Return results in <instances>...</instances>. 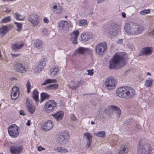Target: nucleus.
I'll return each instance as SVG.
<instances>
[{
  "label": "nucleus",
  "instance_id": "35",
  "mask_svg": "<svg viewBox=\"0 0 154 154\" xmlns=\"http://www.w3.org/2000/svg\"><path fill=\"white\" fill-rule=\"evenodd\" d=\"M153 80L152 79L149 78L148 79L146 80L145 83V85L149 87H150L151 86Z\"/></svg>",
  "mask_w": 154,
  "mask_h": 154
},
{
  "label": "nucleus",
  "instance_id": "20",
  "mask_svg": "<svg viewBox=\"0 0 154 154\" xmlns=\"http://www.w3.org/2000/svg\"><path fill=\"white\" fill-rule=\"evenodd\" d=\"M53 124L52 121L50 120L45 122V125L41 127L42 129L44 130L45 131L50 130L53 127Z\"/></svg>",
  "mask_w": 154,
  "mask_h": 154
},
{
  "label": "nucleus",
  "instance_id": "31",
  "mask_svg": "<svg viewBox=\"0 0 154 154\" xmlns=\"http://www.w3.org/2000/svg\"><path fill=\"white\" fill-rule=\"evenodd\" d=\"M58 71V67L57 66H55L50 69L51 74L52 76H54L57 73Z\"/></svg>",
  "mask_w": 154,
  "mask_h": 154
},
{
  "label": "nucleus",
  "instance_id": "27",
  "mask_svg": "<svg viewBox=\"0 0 154 154\" xmlns=\"http://www.w3.org/2000/svg\"><path fill=\"white\" fill-rule=\"evenodd\" d=\"M109 109L111 110L112 111L115 112L116 113L117 115V116L118 118L120 117L121 114V112L119 108L117 106H109Z\"/></svg>",
  "mask_w": 154,
  "mask_h": 154
},
{
  "label": "nucleus",
  "instance_id": "1",
  "mask_svg": "<svg viewBox=\"0 0 154 154\" xmlns=\"http://www.w3.org/2000/svg\"><path fill=\"white\" fill-rule=\"evenodd\" d=\"M125 32L128 35L135 36L141 34L144 31V27L137 23H126L124 26Z\"/></svg>",
  "mask_w": 154,
  "mask_h": 154
},
{
  "label": "nucleus",
  "instance_id": "9",
  "mask_svg": "<svg viewBox=\"0 0 154 154\" xmlns=\"http://www.w3.org/2000/svg\"><path fill=\"white\" fill-rule=\"evenodd\" d=\"M69 137V132L67 131H64L62 132L61 134L59 135L58 140L61 144H64L68 142Z\"/></svg>",
  "mask_w": 154,
  "mask_h": 154
},
{
  "label": "nucleus",
  "instance_id": "43",
  "mask_svg": "<svg viewBox=\"0 0 154 154\" xmlns=\"http://www.w3.org/2000/svg\"><path fill=\"white\" fill-rule=\"evenodd\" d=\"M127 46L128 48L130 50V51H132L135 50V48L133 43L128 42L127 44Z\"/></svg>",
  "mask_w": 154,
  "mask_h": 154
},
{
  "label": "nucleus",
  "instance_id": "56",
  "mask_svg": "<svg viewBox=\"0 0 154 154\" xmlns=\"http://www.w3.org/2000/svg\"><path fill=\"white\" fill-rule=\"evenodd\" d=\"M149 35L151 36H154V29L149 33Z\"/></svg>",
  "mask_w": 154,
  "mask_h": 154
},
{
  "label": "nucleus",
  "instance_id": "23",
  "mask_svg": "<svg viewBox=\"0 0 154 154\" xmlns=\"http://www.w3.org/2000/svg\"><path fill=\"white\" fill-rule=\"evenodd\" d=\"M64 112L62 111H60L53 114L52 116L57 121H59L61 120L63 117Z\"/></svg>",
  "mask_w": 154,
  "mask_h": 154
},
{
  "label": "nucleus",
  "instance_id": "36",
  "mask_svg": "<svg viewBox=\"0 0 154 154\" xmlns=\"http://www.w3.org/2000/svg\"><path fill=\"white\" fill-rule=\"evenodd\" d=\"M57 80L55 79H48L45 80L44 82L42 84V85H46L48 84L56 82Z\"/></svg>",
  "mask_w": 154,
  "mask_h": 154
},
{
  "label": "nucleus",
  "instance_id": "58",
  "mask_svg": "<svg viewBox=\"0 0 154 154\" xmlns=\"http://www.w3.org/2000/svg\"><path fill=\"white\" fill-rule=\"evenodd\" d=\"M44 22L46 23H48L49 22V20L48 19L47 17H45L44 19Z\"/></svg>",
  "mask_w": 154,
  "mask_h": 154
},
{
  "label": "nucleus",
  "instance_id": "8",
  "mask_svg": "<svg viewBox=\"0 0 154 154\" xmlns=\"http://www.w3.org/2000/svg\"><path fill=\"white\" fill-rule=\"evenodd\" d=\"M139 142L137 146V153L138 154H150L151 152V147L150 146H144L140 145Z\"/></svg>",
  "mask_w": 154,
  "mask_h": 154
},
{
  "label": "nucleus",
  "instance_id": "6",
  "mask_svg": "<svg viewBox=\"0 0 154 154\" xmlns=\"http://www.w3.org/2000/svg\"><path fill=\"white\" fill-rule=\"evenodd\" d=\"M129 88L127 86L119 87L116 90V95L120 97L126 98Z\"/></svg>",
  "mask_w": 154,
  "mask_h": 154
},
{
  "label": "nucleus",
  "instance_id": "33",
  "mask_svg": "<svg viewBox=\"0 0 154 154\" xmlns=\"http://www.w3.org/2000/svg\"><path fill=\"white\" fill-rule=\"evenodd\" d=\"M14 16L17 20H22L25 18V16L16 12L14 14Z\"/></svg>",
  "mask_w": 154,
  "mask_h": 154
},
{
  "label": "nucleus",
  "instance_id": "63",
  "mask_svg": "<svg viewBox=\"0 0 154 154\" xmlns=\"http://www.w3.org/2000/svg\"><path fill=\"white\" fill-rule=\"evenodd\" d=\"M117 140V139H116L114 140H113L112 142H113V144H115L116 143V140Z\"/></svg>",
  "mask_w": 154,
  "mask_h": 154
},
{
  "label": "nucleus",
  "instance_id": "13",
  "mask_svg": "<svg viewBox=\"0 0 154 154\" xmlns=\"http://www.w3.org/2000/svg\"><path fill=\"white\" fill-rule=\"evenodd\" d=\"M20 90L16 86H14L12 89L11 95V99L13 100H16L19 95Z\"/></svg>",
  "mask_w": 154,
  "mask_h": 154
},
{
  "label": "nucleus",
  "instance_id": "46",
  "mask_svg": "<svg viewBox=\"0 0 154 154\" xmlns=\"http://www.w3.org/2000/svg\"><path fill=\"white\" fill-rule=\"evenodd\" d=\"M11 19L10 16H8L5 17L2 20L1 22L3 23H5L10 21Z\"/></svg>",
  "mask_w": 154,
  "mask_h": 154
},
{
  "label": "nucleus",
  "instance_id": "16",
  "mask_svg": "<svg viewBox=\"0 0 154 154\" xmlns=\"http://www.w3.org/2000/svg\"><path fill=\"white\" fill-rule=\"evenodd\" d=\"M79 34V31L78 30L74 31L71 33L70 39L73 44H77V37Z\"/></svg>",
  "mask_w": 154,
  "mask_h": 154
},
{
  "label": "nucleus",
  "instance_id": "59",
  "mask_svg": "<svg viewBox=\"0 0 154 154\" xmlns=\"http://www.w3.org/2000/svg\"><path fill=\"white\" fill-rule=\"evenodd\" d=\"M26 125L28 126H29L30 125V120H28L26 123Z\"/></svg>",
  "mask_w": 154,
  "mask_h": 154
},
{
  "label": "nucleus",
  "instance_id": "60",
  "mask_svg": "<svg viewBox=\"0 0 154 154\" xmlns=\"http://www.w3.org/2000/svg\"><path fill=\"white\" fill-rule=\"evenodd\" d=\"M11 55L13 57H15L19 56L20 54H11Z\"/></svg>",
  "mask_w": 154,
  "mask_h": 154
},
{
  "label": "nucleus",
  "instance_id": "12",
  "mask_svg": "<svg viewBox=\"0 0 154 154\" xmlns=\"http://www.w3.org/2000/svg\"><path fill=\"white\" fill-rule=\"evenodd\" d=\"M23 149V146L22 145L13 146L10 147V152L12 154H19L22 152Z\"/></svg>",
  "mask_w": 154,
  "mask_h": 154
},
{
  "label": "nucleus",
  "instance_id": "30",
  "mask_svg": "<svg viewBox=\"0 0 154 154\" xmlns=\"http://www.w3.org/2000/svg\"><path fill=\"white\" fill-rule=\"evenodd\" d=\"M32 97L37 103L39 102L38 99V92L36 89H35L33 91Z\"/></svg>",
  "mask_w": 154,
  "mask_h": 154
},
{
  "label": "nucleus",
  "instance_id": "37",
  "mask_svg": "<svg viewBox=\"0 0 154 154\" xmlns=\"http://www.w3.org/2000/svg\"><path fill=\"white\" fill-rule=\"evenodd\" d=\"M54 150L55 151H57L58 152L64 153L68 151V150L67 149L62 147L55 148L54 149Z\"/></svg>",
  "mask_w": 154,
  "mask_h": 154
},
{
  "label": "nucleus",
  "instance_id": "29",
  "mask_svg": "<svg viewBox=\"0 0 154 154\" xmlns=\"http://www.w3.org/2000/svg\"><path fill=\"white\" fill-rule=\"evenodd\" d=\"M128 149L127 146L125 145H122L120 148L119 152V154H128Z\"/></svg>",
  "mask_w": 154,
  "mask_h": 154
},
{
  "label": "nucleus",
  "instance_id": "41",
  "mask_svg": "<svg viewBox=\"0 0 154 154\" xmlns=\"http://www.w3.org/2000/svg\"><path fill=\"white\" fill-rule=\"evenodd\" d=\"M14 24L16 25L17 29L16 30L18 32H20L21 31L22 29V24L21 23H18L17 22H14Z\"/></svg>",
  "mask_w": 154,
  "mask_h": 154
},
{
  "label": "nucleus",
  "instance_id": "17",
  "mask_svg": "<svg viewBox=\"0 0 154 154\" xmlns=\"http://www.w3.org/2000/svg\"><path fill=\"white\" fill-rule=\"evenodd\" d=\"M15 69L20 73H24L26 71L25 67L23 66L22 63H17L14 66Z\"/></svg>",
  "mask_w": 154,
  "mask_h": 154
},
{
  "label": "nucleus",
  "instance_id": "5",
  "mask_svg": "<svg viewBox=\"0 0 154 154\" xmlns=\"http://www.w3.org/2000/svg\"><path fill=\"white\" fill-rule=\"evenodd\" d=\"M111 31L108 32L110 37L112 38L113 37H116L120 32V26L116 23H113L111 25L110 28Z\"/></svg>",
  "mask_w": 154,
  "mask_h": 154
},
{
  "label": "nucleus",
  "instance_id": "22",
  "mask_svg": "<svg viewBox=\"0 0 154 154\" xmlns=\"http://www.w3.org/2000/svg\"><path fill=\"white\" fill-rule=\"evenodd\" d=\"M84 135L86 137L87 139L86 146V147L89 148L90 146L92 143V136L88 132L84 133Z\"/></svg>",
  "mask_w": 154,
  "mask_h": 154
},
{
  "label": "nucleus",
  "instance_id": "21",
  "mask_svg": "<svg viewBox=\"0 0 154 154\" xmlns=\"http://www.w3.org/2000/svg\"><path fill=\"white\" fill-rule=\"evenodd\" d=\"M89 50L85 48L80 47L77 49L74 52V54H83L85 53H88Z\"/></svg>",
  "mask_w": 154,
  "mask_h": 154
},
{
  "label": "nucleus",
  "instance_id": "50",
  "mask_svg": "<svg viewBox=\"0 0 154 154\" xmlns=\"http://www.w3.org/2000/svg\"><path fill=\"white\" fill-rule=\"evenodd\" d=\"M26 106H32V101L28 99H27L26 101Z\"/></svg>",
  "mask_w": 154,
  "mask_h": 154
},
{
  "label": "nucleus",
  "instance_id": "44",
  "mask_svg": "<svg viewBox=\"0 0 154 154\" xmlns=\"http://www.w3.org/2000/svg\"><path fill=\"white\" fill-rule=\"evenodd\" d=\"M56 106H46L45 108V111L46 112L49 113L54 109Z\"/></svg>",
  "mask_w": 154,
  "mask_h": 154
},
{
  "label": "nucleus",
  "instance_id": "64",
  "mask_svg": "<svg viewBox=\"0 0 154 154\" xmlns=\"http://www.w3.org/2000/svg\"><path fill=\"white\" fill-rule=\"evenodd\" d=\"M91 125H93L94 124L95 122H94L93 121H91Z\"/></svg>",
  "mask_w": 154,
  "mask_h": 154
},
{
  "label": "nucleus",
  "instance_id": "14",
  "mask_svg": "<svg viewBox=\"0 0 154 154\" xmlns=\"http://www.w3.org/2000/svg\"><path fill=\"white\" fill-rule=\"evenodd\" d=\"M82 81L81 80L71 81L69 85V87L72 89L75 90L81 84H82Z\"/></svg>",
  "mask_w": 154,
  "mask_h": 154
},
{
  "label": "nucleus",
  "instance_id": "24",
  "mask_svg": "<svg viewBox=\"0 0 154 154\" xmlns=\"http://www.w3.org/2000/svg\"><path fill=\"white\" fill-rule=\"evenodd\" d=\"M12 28L11 26H5L1 27L0 28V34L2 35H4L8 31Z\"/></svg>",
  "mask_w": 154,
  "mask_h": 154
},
{
  "label": "nucleus",
  "instance_id": "26",
  "mask_svg": "<svg viewBox=\"0 0 154 154\" xmlns=\"http://www.w3.org/2000/svg\"><path fill=\"white\" fill-rule=\"evenodd\" d=\"M34 45L35 48L38 50H40L43 47L42 42L40 40H36L34 43Z\"/></svg>",
  "mask_w": 154,
  "mask_h": 154
},
{
  "label": "nucleus",
  "instance_id": "28",
  "mask_svg": "<svg viewBox=\"0 0 154 154\" xmlns=\"http://www.w3.org/2000/svg\"><path fill=\"white\" fill-rule=\"evenodd\" d=\"M68 23L67 21H61L58 23V27L60 29L62 30L66 26H68Z\"/></svg>",
  "mask_w": 154,
  "mask_h": 154
},
{
  "label": "nucleus",
  "instance_id": "42",
  "mask_svg": "<svg viewBox=\"0 0 154 154\" xmlns=\"http://www.w3.org/2000/svg\"><path fill=\"white\" fill-rule=\"evenodd\" d=\"M26 87L27 88V91L28 93L30 92V89L31 88V86L30 84V82L29 80H28L26 84Z\"/></svg>",
  "mask_w": 154,
  "mask_h": 154
},
{
  "label": "nucleus",
  "instance_id": "49",
  "mask_svg": "<svg viewBox=\"0 0 154 154\" xmlns=\"http://www.w3.org/2000/svg\"><path fill=\"white\" fill-rule=\"evenodd\" d=\"M87 23V21L86 20H82L79 21V25L80 26H84Z\"/></svg>",
  "mask_w": 154,
  "mask_h": 154
},
{
  "label": "nucleus",
  "instance_id": "38",
  "mask_svg": "<svg viewBox=\"0 0 154 154\" xmlns=\"http://www.w3.org/2000/svg\"><path fill=\"white\" fill-rule=\"evenodd\" d=\"M56 105L57 103L55 100H50L45 103V106H56Z\"/></svg>",
  "mask_w": 154,
  "mask_h": 154
},
{
  "label": "nucleus",
  "instance_id": "18",
  "mask_svg": "<svg viewBox=\"0 0 154 154\" xmlns=\"http://www.w3.org/2000/svg\"><path fill=\"white\" fill-rule=\"evenodd\" d=\"M92 34L88 32L82 33L81 34V37L82 41L86 42L91 38Z\"/></svg>",
  "mask_w": 154,
  "mask_h": 154
},
{
  "label": "nucleus",
  "instance_id": "4",
  "mask_svg": "<svg viewBox=\"0 0 154 154\" xmlns=\"http://www.w3.org/2000/svg\"><path fill=\"white\" fill-rule=\"evenodd\" d=\"M8 134L11 137L16 138L19 134L20 128L15 124H12L9 126L8 128Z\"/></svg>",
  "mask_w": 154,
  "mask_h": 154
},
{
  "label": "nucleus",
  "instance_id": "32",
  "mask_svg": "<svg viewBox=\"0 0 154 154\" xmlns=\"http://www.w3.org/2000/svg\"><path fill=\"white\" fill-rule=\"evenodd\" d=\"M40 96L41 99L40 101V103H42L45 99L49 98L50 97L48 94L45 93H42Z\"/></svg>",
  "mask_w": 154,
  "mask_h": 154
},
{
  "label": "nucleus",
  "instance_id": "45",
  "mask_svg": "<svg viewBox=\"0 0 154 154\" xmlns=\"http://www.w3.org/2000/svg\"><path fill=\"white\" fill-rule=\"evenodd\" d=\"M150 12V10L149 9H144L140 12V14L143 15L147 14Z\"/></svg>",
  "mask_w": 154,
  "mask_h": 154
},
{
  "label": "nucleus",
  "instance_id": "48",
  "mask_svg": "<svg viewBox=\"0 0 154 154\" xmlns=\"http://www.w3.org/2000/svg\"><path fill=\"white\" fill-rule=\"evenodd\" d=\"M46 59L44 58L40 60L39 64L41 65L42 67H44L46 65Z\"/></svg>",
  "mask_w": 154,
  "mask_h": 154
},
{
  "label": "nucleus",
  "instance_id": "11",
  "mask_svg": "<svg viewBox=\"0 0 154 154\" xmlns=\"http://www.w3.org/2000/svg\"><path fill=\"white\" fill-rule=\"evenodd\" d=\"M28 20L34 26H37L39 23L38 16L37 14H31L28 18Z\"/></svg>",
  "mask_w": 154,
  "mask_h": 154
},
{
  "label": "nucleus",
  "instance_id": "10",
  "mask_svg": "<svg viewBox=\"0 0 154 154\" xmlns=\"http://www.w3.org/2000/svg\"><path fill=\"white\" fill-rule=\"evenodd\" d=\"M107 44L106 42H102L98 44L95 47L96 52L100 55H102L107 48Z\"/></svg>",
  "mask_w": 154,
  "mask_h": 154
},
{
  "label": "nucleus",
  "instance_id": "34",
  "mask_svg": "<svg viewBox=\"0 0 154 154\" xmlns=\"http://www.w3.org/2000/svg\"><path fill=\"white\" fill-rule=\"evenodd\" d=\"M94 135L99 137H104L106 136V132L102 131L94 133Z\"/></svg>",
  "mask_w": 154,
  "mask_h": 154
},
{
  "label": "nucleus",
  "instance_id": "2",
  "mask_svg": "<svg viewBox=\"0 0 154 154\" xmlns=\"http://www.w3.org/2000/svg\"><path fill=\"white\" fill-rule=\"evenodd\" d=\"M127 59L120 54L116 53L113 59L110 60L109 68L110 69H116L121 68L126 64Z\"/></svg>",
  "mask_w": 154,
  "mask_h": 154
},
{
  "label": "nucleus",
  "instance_id": "15",
  "mask_svg": "<svg viewBox=\"0 0 154 154\" xmlns=\"http://www.w3.org/2000/svg\"><path fill=\"white\" fill-rule=\"evenodd\" d=\"M152 47H148L143 48L140 52V55H143L145 56L150 55L152 52Z\"/></svg>",
  "mask_w": 154,
  "mask_h": 154
},
{
  "label": "nucleus",
  "instance_id": "57",
  "mask_svg": "<svg viewBox=\"0 0 154 154\" xmlns=\"http://www.w3.org/2000/svg\"><path fill=\"white\" fill-rule=\"evenodd\" d=\"M123 42V40L122 39H119L117 42V43L118 44L121 45Z\"/></svg>",
  "mask_w": 154,
  "mask_h": 154
},
{
  "label": "nucleus",
  "instance_id": "47",
  "mask_svg": "<svg viewBox=\"0 0 154 154\" xmlns=\"http://www.w3.org/2000/svg\"><path fill=\"white\" fill-rule=\"evenodd\" d=\"M44 67H42L41 65L39 64L35 68L36 71L39 72L43 70Z\"/></svg>",
  "mask_w": 154,
  "mask_h": 154
},
{
  "label": "nucleus",
  "instance_id": "55",
  "mask_svg": "<svg viewBox=\"0 0 154 154\" xmlns=\"http://www.w3.org/2000/svg\"><path fill=\"white\" fill-rule=\"evenodd\" d=\"M45 149L41 146H40L38 147V150L39 151H41L43 150H45Z\"/></svg>",
  "mask_w": 154,
  "mask_h": 154
},
{
  "label": "nucleus",
  "instance_id": "54",
  "mask_svg": "<svg viewBox=\"0 0 154 154\" xmlns=\"http://www.w3.org/2000/svg\"><path fill=\"white\" fill-rule=\"evenodd\" d=\"M20 115L24 116L26 115V113L23 110H20L19 112Z\"/></svg>",
  "mask_w": 154,
  "mask_h": 154
},
{
  "label": "nucleus",
  "instance_id": "61",
  "mask_svg": "<svg viewBox=\"0 0 154 154\" xmlns=\"http://www.w3.org/2000/svg\"><path fill=\"white\" fill-rule=\"evenodd\" d=\"M122 17L123 18H125L126 17V14L124 12H122Z\"/></svg>",
  "mask_w": 154,
  "mask_h": 154
},
{
  "label": "nucleus",
  "instance_id": "52",
  "mask_svg": "<svg viewBox=\"0 0 154 154\" xmlns=\"http://www.w3.org/2000/svg\"><path fill=\"white\" fill-rule=\"evenodd\" d=\"M42 34L44 35H46L48 34V30L46 28H43L42 29Z\"/></svg>",
  "mask_w": 154,
  "mask_h": 154
},
{
  "label": "nucleus",
  "instance_id": "62",
  "mask_svg": "<svg viewBox=\"0 0 154 154\" xmlns=\"http://www.w3.org/2000/svg\"><path fill=\"white\" fill-rule=\"evenodd\" d=\"M11 11V10L10 9L7 8L5 12L7 13H10Z\"/></svg>",
  "mask_w": 154,
  "mask_h": 154
},
{
  "label": "nucleus",
  "instance_id": "39",
  "mask_svg": "<svg viewBox=\"0 0 154 154\" xmlns=\"http://www.w3.org/2000/svg\"><path fill=\"white\" fill-rule=\"evenodd\" d=\"M58 86L57 84H53L47 86L46 88L47 89L50 90H55L58 88Z\"/></svg>",
  "mask_w": 154,
  "mask_h": 154
},
{
  "label": "nucleus",
  "instance_id": "53",
  "mask_svg": "<svg viewBox=\"0 0 154 154\" xmlns=\"http://www.w3.org/2000/svg\"><path fill=\"white\" fill-rule=\"evenodd\" d=\"M71 118L72 120L73 121H76L77 119L74 114H72L71 115Z\"/></svg>",
  "mask_w": 154,
  "mask_h": 154
},
{
  "label": "nucleus",
  "instance_id": "3",
  "mask_svg": "<svg viewBox=\"0 0 154 154\" xmlns=\"http://www.w3.org/2000/svg\"><path fill=\"white\" fill-rule=\"evenodd\" d=\"M104 85L107 90H110L115 88L117 85V82L113 77L110 76L106 79Z\"/></svg>",
  "mask_w": 154,
  "mask_h": 154
},
{
  "label": "nucleus",
  "instance_id": "40",
  "mask_svg": "<svg viewBox=\"0 0 154 154\" xmlns=\"http://www.w3.org/2000/svg\"><path fill=\"white\" fill-rule=\"evenodd\" d=\"M28 112L31 114H33L35 109V106H26Z\"/></svg>",
  "mask_w": 154,
  "mask_h": 154
},
{
  "label": "nucleus",
  "instance_id": "25",
  "mask_svg": "<svg viewBox=\"0 0 154 154\" xmlns=\"http://www.w3.org/2000/svg\"><path fill=\"white\" fill-rule=\"evenodd\" d=\"M135 94V91L132 87L129 86L126 99H131L134 97Z\"/></svg>",
  "mask_w": 154,
  "mask_h": 154
},
{
  "label": "nucleus",
  "instance_id": "7",
  "mask_svg": "<svg viewBox=\"0 0 154 154\" xmlns=\"http://www.w3.org/2000/svg\"><path fill=\"white\" fill-rule=\"evenodd\" d=\"M51 10L54 14H60L63 12L62 6L59 3L55 2L50 5Z\"/></svg>",
  "mask_w": 154,
  "mask_h": 154
},
{
  "label": "nucleus",
  "instance_id": "19",
  "mask_svg": "<svg viewBox=\"0 0 154 154\" xmlns=\"http://www.w3.org/2000/svg\"><path fill=\"white\" fill-rule=\"evenodd\" d=\"M25 43L21 42L20 43H16L12 45L11 48L13 51H17L21 49L24 46Z\"/></svg>",
  "mask_w": 154,
  "mask_h": 154
},
{
  "label": "nucleus",
  "instance_id": "51",
  "mask_svg": "<svg viewBox=\"0 0 154 154\" xmlns=\"http://www.w3.org/2000/svg\"><path fill=\"white\" fill-rule=\"evenodd\" d=\"M93 71L94 70L93 69H92L91 70H88V75H90L91 76L93 75L94 74Z\"/></svg>",
  "mask_w": 154,
  "mask_h": 154
}]
</instances>
